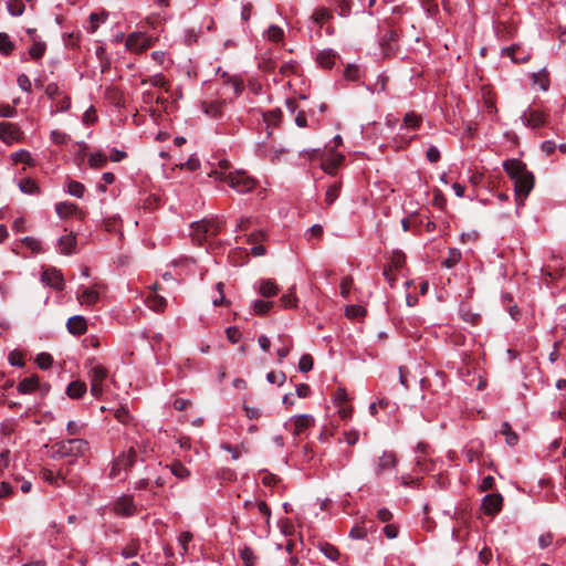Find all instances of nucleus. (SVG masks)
Returning a JSON list of instances; mask_svg holds the SVG:
<instances>
[{
    "instance_id": "f257e3e1",
    "label": "nucleus",
    "mask_w": 566,
    "mask_h": 566,
    "mask_svg": "<svg viewBox=\"0 0 566 566\" xmlns=\"http://www.w3.org/2000/svg\"><path fill=\"white\" fill-rule=\"evenodd\" d=\"M216 180L228 184L230 188L239 193L252 191L256 186V180L248 175L245 170L234 169L227 159H220L217 167L209 172Z\"/></svg>"
},
{
    "instance_id": "f03ea898",
    "label": "nucleus",
    "mask_w": 566,
    "mask_h": 566,
    "mask_svg": "<svg viewBox=\"0 0 566 566\" xmlns=\"http://www.w3.org/2000/svg\"><path fill=\"white\" fill-rule=\"evenodd\" d=\"M503 168L512 180H514L515 196L522 203L534 187V176L526 169V165L518 159H509Z\"/></svg>"
},
{
    "instance_id": "7ed1b4c3",
    "label": "nucleus",
    "mask_w": 566,
    "mask_h": 566,
    "mask_svg": "<svg viewBox=\"0 0 566 566\" xmlns=\"http://www.w3.org/2000/svg\"><path fill=\"white\" fill-rule=\"evenodd\" d=\"M88 450V442L83 439H69L54 443L51 447V457L53 459L77 458L85 454Z\"/></svg>"
},
{
    "instance_id": "20e7f679",
    "label": "nucleus",
    "mask_w": 566,
    "mask_h": 566,
    "mask_svg": "<svg viewBox=\"0 0 566 566\" xmlns=\"http://www.w3.org/2000/svg\"><path fill=\"white\" fill-rule=\"evenodd\" d=\"M136 462V451L134 447H129L127 450H123L112 462L108 478L114 479H126L129 470Z\"/></svg>"
},
{
    "instance_id": "39448f33",
    "label": "nucleus",
    "mask_w": 566,
    "mask_h": 566,
    "mask_svg": "<svg viewBox=\"0 0 566 566\" xmlns=\"http://www.w3.org/2000/svg\"><path fill=\"white\" fill-rule=\"evenodd\" d=\"M86 366L88 368V377L91 381V394L95 398H101L104 394L105 380L108 376V370L94 359H90Z\"/></svg>"
},
{
    "instance_id": "423d86ee",
    "label": "nucleus",
    "mask_w": 566,
    "mask_h": 566,
    "mask_svg": "<svg viewBox=\"0 0 566 566\" xmlns=\"http://www.w3.org/2000/svg\"><path fill=\"white\" fill-rule=\"evenodd\" d=\"M220 231V224L216 220H200L191 224V237L201 244L209 237L216 235Z\"/></svg>"
},
{
    "instance_id": "0eeeda50",
    "label": "nucleus",
    "mask_w": 566,
    "mask_h": 566,
    "mask_svg": "<svg viewBox=\"0 0 566 566\" xmlns=\"http://www.w3.org/2000/svg\"><path fill=\"white\" fill-rule=\"evenodd\" d=\"M315 424V419L312 415H298L291 417L285 423L284 427L289 430L294 437L302 436L310 428Z\"/></svg>"
},
{
    "instance_id": "6e6552de",
    "label": "nucleus",
    "mask_w": 566,
    "mask_h": 566,
    "mask_svg": "<svg viewBox=\"0 0 566 566\" xmlns=\"http://www.w3.org/2000/svg\"><path fill=\"white\" fill-rule=\"evenodd\" d=\"M349 398L345 388L339 387L333 394L332 402L337 409V415L342 420H349L353 416V407L348 405Z\"/></svg>"
},
{
    "instance_id": "1a4fd4ad",
    "label": "nucleus",
    "mask_w": 566,
    "mask_h": 566,
    "mask_svg": "<svg viewBox=\"0 0 566 566\" xmlns=\"http://www.w3.org/2000/svg\"><path fill=\"white\" fill-rule=\"evenodd\" d=\"M398 464V459L395 452L392 451H384L376 460H375V474L380 476L387 472H391L396 469Z\"/></svg>"
},
{
    "instance_id": "9d476101",
    "label": "nucleus",
    "mask_w": 566,
    "mask_h": 566,
    "mask_svg": "<svg viewBox=\"0 0 566 566\" xmlns=\"http://www.w3.org/2000/svg\"><path fill=\"white\" fill-rule=\"evenodd\" d=\"M23 139V133L18 125L10 122H0V140L7 145L19 143Z\"/></svg>"
},
{
    "instance_id": "9b49d317",
    "label": "nucleus",
    "mask_w": 566,
    "mask_h": 566,
    "mask_svg": "<svg viewBox=\"0 0 566 566\" xmlns=\"http://www.w3.org/2000/svg\"><path fill=\"white\" fill-rule=\"evenodd\" d=\"M151 45V38L140 32L130 33L126 39V48L129 51L140 53Z\"/></svg>"
},
{
    "instance_id": "f8f14e48",
    "label": "nucleus",
    "mask_w": 566,
    "mask_h": 566,
    "mask_svg": "<svg viewBox=\"0 0 566 566\" xmlns=\"http://www.w3.org/2000/svg\"><path fill=\"white\" fill-rule=\"evenodd\" d=\"M41 281L43 284L56 291H62L64 289L63 274L55 268L45 269L41 274Z\"/></svg>"
},
{
    "instance_id": "ddd939ff",
    "label": "nucleus",
    "mask_w": 566,
    "mask_h": 566,
    "mask_svg": "<svg viewBox=\"0 0 566 566\" xmlns=\"http://www.w3.org/2000/svg\"><path fill=\"white\" fill-rule=\"evenodd\" d=\"M76 300L81 305L93 306L99 301V293L97 290V284L86 287L78 286L76 291Z\"/></svg>"
},
{
    "instance_id": "4468645a",
    "label": "nucleus",
    "mask_w": 566,
    "mask_h": 566,
    "mask_svg": "<svg viewBox=\"0 0 566 566\" xmlns=\"http://www.w3.org/2000/svg\"><path fill=\"white\" fill-rule=\"evenodd\" d=\"M503 505V496L500 493H491L483 497L482 511L486 515L497 514Z\"/></svg>"
},
{
    "instance_id": "2eb2a0df",
    "label": "nucleus",
    "mask_w": 566,
    "mask_h": 566,
    "mask_svg": "<svg viewBox=\"0 0 566 566\" xmlns=\"http://www.w3.org/2000/svg\"><path fill=\"white\" fill-rule=\"evenodd\" d=\"M114 512L117 515L128 517L136 513V505L132 495H123L114 503Z\"/></svg>"
},
{
    "instance_id": "dca6fc26",
    "label": "nucleus",
    "mask_w": 566,
    "mask_h": 566,
    "mask_svg": "<svg viewBox=\"0 0 566 566\" xmlns=\"http://www.w3.org/2000/svg\"><path fill=\"white\" fill-rule=\"evenodd\" d=\"M523 124L531 128H538L545 125L546 116L538 109L528 108L521 115Z\"/></svg>"
},
{
    "instance_id": "f3484780",
    "label": "nucleus",
    "mask_w": 566,
    "mask_h": 566,
    "mask_svg": "<svg viewBox=\"0 0 566 566\" xmlns=\"http://www.w3.org/2000/svg\"><path fill=\"white\" fill-rule=\"evenodd\" d=\"M41 474L42 479L45 482L56 488H60L62 484H70L72 486H75L76 483L74 480H67L66 474L63 472V470L54 472L50 469H43Z\"/></svg>"
},
{
    "instance_id": "a211bd4d",
    "label": "nucleus",
    "mask_w": 566,
    "mask_h": 566,
    "mask_svg": "<svg viewBox=\"0 0 566 566\" xmlns=\"http://www.w3.org/2000/svg\"><path fill=\"white\" fill-rule=\"evenodd\" d=\"M66 328L72 335H83L87 331L86 319L81 315L72 316L66 323Z\"/></svg>"
},
{
    "instance_id": "6ab92c4d",
    "label": "nucleus",
    "mask_w": 566,
    "mask_h": 566,
    "mask_svg": "<svg viewBox=\"0 0 566 566\" xmlns=\"http://www.w3.org/2000/svg\"><path fill=\"white\" fill-rule=\"evenodd\" d=\"M422 124V116L415 112H409L403 116L402 123L400 124V130L415 132L420 128Z\"/></svg>"
},
{
    "instance_id": "aec40b11",
    "label": "nucleus",
    "mask_w": 566,
    "mask_h": 566,
    "mask_svg": "<svg viewBox=\"0 0 566 566\" xmlns=\"http://www.w3.org/2000/svg\"><path fill=\"white\" fill-rule=\"evenodd\" d=\"M338 59L337 53L332 49L321 51L316 56V62L324 69H331Z\"/></svg>"
},
{
    "instance_id": "412c9836",
    "label": "nucleus",
    "mask_w": 566,
    "mask_h": 566,
    "mask_svg": "<svg viewBox=\"0 0 566 566\" xmlns=\"http://www.w3.org/2000/svg\"><path fill=\"white\" fill-rule=\"evenodd\" d=\"M259 293L263 297H272L279 293L277 284L271 279H262L258 282Z\"/></svg>"
},
{
    "instance_id": "4be33fe9",
    "label": "nucleus",
    "mask_w": 566,
    "mask_h": 566,
    "mask_svg": "<svg viewBox=\"0 0 566 566\" xmlns=\"http://www.w3.org/2000/svg\"><path fill=\"white\" fill-rule=\"evenodd\" d=\"M344 155L342 154H338V153H333L329 158L325 159L323 163H322V169L329 174V175H334L336 169L339 167V165L343 163L344 160Z\"/></svg>"
},
{
    "instance_id": "5701e85b",
    "label": "nucleus",
    "mask_w": 566,
    "mask_h": 566,
    "mask_svg": "<svg viewBox=\"0 0 566 566\" xmlns=\"http://www.w3.org/2000/svg\"><path fill=\"white\" fill-rule=\"evenodd\" d=\"M166 468H168L171 474L180 481H186L191 475L190 470L180 461H174L170 464H167Z\"/></svg>"
},
{
    "instance_id": "b1692460",
    "label": "nucleus",
    "mask_w": 566,
    "mask_h": 566,
    "mask_svg": "<svg viewBox=\"0 0 566 566\" xmlns=\"http://www.w3.org/2000/svg\"><path fill=\"white\" fill-rule=\"evenodd\" d=\"M518 51H520L518 45H512L510 48H505L502 50L503 54L510 56L511 60L515 63H522V62L528 61L530 53L528 52L520 53Z\"/></svg>"
},
{
    "instance_id": "393cba45",
    "label": "nucleus",
    "mask_w": 566,
    "mask_h": 566,
    "mask_svg": "<svg viewBox=\"0 0 566 566\" xmlns=\"http://www.w3.org/2000/svg\"><path fill=\"white\" fill-rule=\"evenodd\" d=\"M86 392V384L80 380L72 381L66 388V394L72 399H78Z\"/></svg>"
},
{
    "instance_id": "a878e982",
    "label": "nucleus",
    "mask_w": 566,
    "mask_h": 566,
    "mask_svg": "<svg viewBox=\"0 0 566 566\" xmlns=\"http://www.w3.org/2000/svg\"><path fill=\"white\" fill-rule=\"evenodd\" d=\"M39 386V378L36 376H31L21 380L18 385V391L20 394H30L34 391Z\"/></svg>"
},
{
    "instance_id": "bb28decb",
    "label": "nucleus",
    "mask_w": 566,
    "mask_h": 566,
    "mask_svg": "<svg viewBox=\"0 0 566 566\" xmlns=\"http://www.w3.org/2000/svg\"><path fill=\"white\" fill-rule=\"evenodd\" d=\"M55 211L60 218L65 219V218H69L71 216L75 214L77 212V207H76V205H74L72 202L64 201V202H59L55 206Z\"/></svg>"
},
{
    "instance_id": "cd10ccee",
    "label": "nucleus",
    "mask_w": 566,
    "mask_h": 566,
    "mask_svg": "<svg viewBox=\"0 0 566 566\" xmlns=\"http://www.w3.org/2000/svg\"><path fill=\"white\" fill-rule=\"evenodd\" d=\"M107 19V13L101 12L96 13L93 12L90 15L88 25L86 27V30L88 33H95L99 27L101 23H104Z\"/></svg>"
},
{
    "instance_id": "c85d7f7f",
    "label": "nucleus",
    "mask_w": 566,
    "mask_h": 566,
    "mask_svg": "<svg viewBox=\"0 0 566 566\" xmlns=\"http://www.w3.org/2000/svg\"><path fill=\"white\" fill-rule=\"evenodd\" d=\"M11 159L14 164H24L29 167L34 166V159L28 150L20 149L11 154Z\"/></svg>"
},
{
    "instance_id": "c756f323",
    "label": "nucleus",
    "mask_w": 566,
    "mask_h": 566,
    "mask_svg": "<svg viewBox=\"0 0 566 566\" xmlns=\"http://www.w3.org/2000/svg\"><path fill=\"white\" fill-rule=\"evenodd\" d=\"M76 239L73 234L61 237L59 240L60 251L63 254H71L75 248Z\"/></svg>"
},
{
    "instance_id": "7c9ffc66",
    "label": "nucleus",
    "mask_w": 566,
    "mask_h": 566,
    "mask_svg": "<svg viewBox=\"0 0 566 566\" xmlns=\"http://www.w3.org/2000/svg\"><path fill=\"white\" fill-rule=\"evenodd\" d=\"M146 303L147 306L155 312H163L167 305L166 298L157 294L149 295Z\"/></svg>"
},
{
    "instance_id": "2f4dec72",
    "label": "nucleus",
    "mask_w": 566,
    "mask_h": 566,
    "mask_svg": "<svg viewBox=\"0 0 566 566\" xmlns=\"http://www.w3.org/2000/svg\"><path fill=\"white\" fill-rule=\"evenodd\" d=\"M282 118V112L279 108L263 113V120L268 127H275Z\"/></svg>"
},
{
    "instance_id": "473e14b6",
    "label": "nucleus",
    "mask_w": 566,
    "mask_h": 566,
    "mask_svg": "<svg viewBox=\"0 0 566 566\" xmlns=\"http://www.w3.org/2000/svg\"><path fill=\"white\" fill-rule=\"evenodd\" d=\"M45 50H46L45 43L33 38V44L29 49L30 56L34 60L41 59L44 55Z\"/></svg>"
},
{
    "instance_id": "72a5a7b5",
    "label": "nucleus",
    "mask_w": 566,
    "mask_h": 566,
    "mask_svg": "<svg viewBox=\"0 0 566 566\" xmlns=\"http://www.w3.org/2000/svg\"><path fill=\"white\" fill-rule=\"evenodd\" d=\"M202 108L207 115L211 117H219L221 115L222 103L219 101L210 103L203 102Z\"/></svg>"
},
{
    "instance_id": "f704fd0d",
    "label": "nucleus",
    "mask_w": 566,
    "mask_h": 566,
    "mask_svg": "<svg viewBox=\"0 0 566 566\" xmlns=\"http://www.w3.org/2000/svg\"><path fill=\"white\" fill-rule=\"evenodd\" d=\"M500 432L505 436V441L509 446L513 447L517 443L518 437L512 431L511 426L507 422H503Z\"/></svg>"
},
{
    "instance_id": "c9c22d12",
    "label": "nucleus",
    "mask_w": 566,
    "mask_h": 566,
    "mask_svg": "<svg viewBox=\"0 0 566 566\" xmlns=\"http://www.w3.org/2000/svg\"><path fill=\"white\" fill-rule=\"evenodd\" d=\"M279 339L282 345L280 348H277L276 355L279 357V360L282 361L289 355L293 343H292L291 338L285 337V336H280Z\"/></svg>"
},
{
    "instance_id": "e433bc0d",
    "label": "nucleus",
    "mask_w": 566,
    "mask_h": 566,
    "mask_svg": "<svg viewBox=\"0 0 566 566\" xmlns=\"http://www.w3.org/2000/svg\"><path fill=\"white\" fill-rule=\"evenodd\" d=\"M19 188L23 193H27V195H34V193L39 192L38 184L30 178L20 180Z\"/></svg>"
},
{
    "instance_id": "4c0bfd02",
    "label": "nucleus",
    "mask_w": 566,
    "mask_h": 566,
    "mask_svg": "<svg viewBox=\"0 0 566 566\" xmlns=\"http://www.w3.org/2000/svg\"><path fill=\"white\" fill-rule=\"evenodd\" d=\"M273 302L255 300L252 303V311L256 315H265L272 308Z\"/></svg>"
},
{
    "instance_id": "58836bf2",
    "label": "nucleus",
    "mask_w": 566,
    "mask_h": 566,
    "mask_svg": "<svg viewBox=\"0 0 566 566\" xmlns=\"http://www.w3.org/2000/svg\"><path fill=\"white\" fill-rule=\"evenodd\" d=\"M265 36L268 40L272 42H280L284 38V31L282 28L277 25H271L265 32Z\"/></svg>"
},
{
    "instance_id": "ea45409f",
    "label": "nucleus",
    "mask_w": 566,
    "mask_h": 566,
    "mask_svg": "<svg viewBox=\"0 0 566 566\" xmlns=\"http://www.w3.org/2000/svg\"><path fill=\"white\" fill-rule=\"evenodd\" d=\"M106 161H107L106 155L103 153H99V151L93 153L88 157V165L92 168H102L105 166Z\"/></svg>"
},
{
    "instance_id": "a19ab883",
    "label": "nucleus",
    "mask_w": 566,
    "mask_h": 566,
    "mask_svg": "<svg viewBox=\"0 0 566 566\" xmlns=\"http://www.w3.org/2000/svg\"><path fill=\"white\" fill-rule=\"evenodd\" d=\"M8 11L13 17H19L24 12V3L22 0H8Z\"/></svg>"
},
{
    "instance_id": "79ce46f5",
    "label": "nucleus",
    "mask_w": 566,
    "mask_h": 566,
    "mask_svg": "<svg viewBox=\"0 0 566 566\" xmlns=\"http://www.w3.org/2000/svg\"><path fill=\"white\" fill-rule=\"evenodd\" d=\"M240 557L244 566H255L256 556L250 547H243L240 551Z\"/></svg>"
},
{
    "instance_id": "37998d69",
    "label": "nucleus",
    "mask_w": 566,
    "mask_h": 566,
    "mask_svg": "<svg viewBox=\"0 0 566 566\" xmlns=\"http://www.w3.org/2000/svg\"><path fill=\"white\" fill-rule=\"evenodd\" d=\"M332 17V12L326 9V8H318L314 11L313 15H312V19L317 23V24H323L325 23L327 20H329Z\"/></svg>"
},
{
    "instance_id": "c03bdc74",
    "label": "nucleus",
    "mask_w": 566,
    "mask_h": 566,
    "mask_svg": "<svg viewBox=\"0 0 566 566\" xmlns=\"http://www.w3.org/2000/svg\"><path fill=\"white\" fill-rule=\"evenodd\" d=\"M461 260V252L458 249H450L448 253V258L443 261V265L446 268H453Z\"/></svg>"
},
{
    "instance_id": "a18cd8bd",
    "label": "nucleus",
    "mask_w": 566,
    "mask_h": 566,
    "mask_svg": "<svg viewBox=\"0 0 566 566\" xmlns=\"http://www.w3.org/2000/svg\"><path fill=\"white\" fill-rule=\"evenodd\" d=\"M53 103H54V109H52V113L65 112L71 106L70 98L66 95H64L63 93L60 97H57L55 101H53Z\"/></svg>"
},
{
    "instance_id": "49530a36",
    "label": "nucleus",
    "mask_w": 566,
    "mask_h": 566,
    "mask_svg": "<svg viewBox=\"0 0 566 566\" xmlns=\"http://www.w3.org/2000/svg\"><path fill=\"white\" fill-rule=\"evenodd\" d=\"M371 528L373 525H370V527H367L365 524L356 525L350 530L349 536L354 539H364Z\"/></svg>"
},
{
    "instance_id": "de8ad7c7",
    "label": "nucleus",
    "mask_w": 566,
    "mask_h": 566,
    "mask_svg": "<svg viewBox=\"0 0 566 566\" xmlns=\"http://www.w3.org/2000/svg\"><path fill=\"white\" fill-rule=\"evenodd\" d=\"M406 263V255L400 251H394L390 260V264L392 270L401 269Z\"/></svg>"
},
{
    "instance_id": "09e8293b",
    "label": "nucleus",
    "mask_w": 566,
    "mask_h": 566,
    "mask_svg": "<svg viewBox=\"0 0 566 566\" xmlns=\"http://www.w3.org/2000/svg\"><path fill=\"white\" fill-rule=\"evenodd\" d=\"M280 302L282 303L283 307L285 308H292L295 307L297 304V298L294 293V290L291 289L289 292L281 296Z\"/></svg>"
},
{
    "instance_id": "8fccbe9b",
    "label": "nucleus",
    "mask_w": 566,
    "mask_h": 566,
    "mask_svg": "<svg viewBox=\"0 0 566 566\" xmlns=\"http://www.w3.org/2000/svg\"><path fill=\"white\" fill-rule=\"evenodd\" d=\"M345 314L348 318H360L365 316L366 310L360 305H348Z\"/></svg>"
},
{
    "instance_id": "3c124183",
    "label": "nucleus",
    "mask_w": 566,
    "mask_h": 566,
    "mask_svg": "<svg viewBox=\"0 0 566 566\" xmlns=\"http://www.w3.org/2000/svg\"><path fill=\"white\" fill-rule=\"evenodd\" d=\"M340 186L338 184H334L328 187L325 193V202L327 206H331L339 196Z\"/></svg>"
},
{
    "instance_id": "603ef678",
    "label": "nucleus",
    "mask_w": 566,
    "mask_h": 566,
    "mask_svg": "<svg viewBox=\"0 0 566 566\" xmlns=\"http://www.w3.org/2000/svg\"><path fill=\"white\" fill-rule=\"evenodd\" d=\"M13 50V43L11 42L7 33H0V52L8 55Z\"/></svg>"
},
{
    "instance_id": "864d4df0",
    "label": "nucleus",
    "mask_w": 566,
    "mask_h": 566,
    "mask_svg": "<svg viewBox=\"0 0 566 566\" xmlns=\"http://www.w3.org/2000/svg\"><path fill=\"white\" fill-rule=\"evenodd\" d=\"M143 84H150L154 87H163L166 92L168 91L166 87L167 82L161 74H156L147 80H143Z\"/></svg>"
},
{
    "instance_id": "5fc2aeb1",
    "label": "nucleus",
    "mask_w": 566,
    "mask_h": 566,
    "mask_svg": "<svg viewBox=\"0 0 566 566\" xmlns=\"http://www.w3.org/2000/svg\"><path fill=\"white\" fill-rule=\"evenodd\" d=\"M84 191H85V188L84 186L81 184V182H77V181H71L69 185H67V192L71 195V196H74L76 198H82L83 195H84Z\"/></svg>"
},
{
    "instance_id": "6e6d98bb",
    "label": "nucleus",
    "mask_w": 566,
    "mask_h": 566,
    "mask_svg": "<svg viewBox=\"0 0 566 566\" xmlns=\"http://www.w3.org/2000/svg\"><path fill=\"white\" fill-rule=\"evenodd\" d=\"M192 539V534L189 532H182L178 537V543L181 547V555H186L189 551L188 545Z\"/></svg>"
},
{
    "instance_id": "4d7b16f0",
    "label": "nucleus",
    "mask_w": 566,
    "mask_h": 566,
    "mask_svg": "<svg viewBox=\"0 0 566 566\" xmlns=\"http://www.w3.org/2000/svg\"><path fill=\"white\" fill-rule=\"evenodd\" d=\"M227 87L230 88L234 95H239L243 91V82L238 77H231L226 83Z\"/></svg>"
},
{
    "instance_id": "13d9d810",
    "label": "nucleus",
    "mask_w": 566,
    "mask_h": 566,
    "mask_svg": "<svg viewBox=\"0 0 566 566\" xmlns=\"http://www.w3.org/2000/svg\"><path fill=\"white\" fill-rule=\"evenodd\" d=\"M22 243L25 244L27 248H29L33 252H41L42 251V244L40 240L32 238V237H25L22 239Z\"/></svg>"
},
{
    "instance_id": "bf43d9fd",
    "label": "nucleus",
    "mask_w": 566,
    "mask_h": 566,
    "mask_svg": "<svg viewBox=\"0 0 566 566\" xmlns=\"http://www.w3.org/2000/svg\"><path fill=\"white\" fill-rule=\"evenodd\" d=\"M313 368V358L311 355L305 354L301 356L298 361V369L302 373H307Z\"/></svg>"
},
{
    "instance_id": "052dcab7",
    "label": "nucleus",
    "mask_w": 566,
    "mask_h": 566,
    "mask_svg": "<svg viewBox=\"0 0 566 566\" xmlns=\"http://www.w3.org/2000/svg\"><path fill=\"white\" fill-rule=\"evenodd\" d=\"M53 363L52 356L48 353H41L36 357V364L41 369H48Z\"/></svg>"
},
{
    "instance_id": "680f3d73",
    "label": "nucleus",
    "mask_w": 566,
    "mask_h": 566,
    "mask_svg": "<svg viewBox=\"0 0 566 566\" xmlns=\"http://www.w3.org/2000/svg\"><path fill=\"white\" fill-rule=\"evenodd\" d=\"M266 379L271 384H276L279 386H282L284 382H285V379H286V376L284 373L282 371H270L268 375H266Z\"/></svg>"
},
{
    "instance_id": "e2e57ef3",
    "label": "nucleus",
    "mask_w": 566,
    "mask_h": 566,
    "mask_svg": "<svg viewBox=\"0 0 566 566\" xmlns=\"http://www.w3.org/2000/svg\"><path fill=\"white\" fill-rule=\"evenodd\" d=\"M227 338L230 343L235 344L240 340L242 334L240 329L235 326H230L226 329Z\"/></svg>"
},
{
    "instance_id": "0e129e2a",
    "label": "nucleus",
    "mask_w": 566,
    "mask_h": 566,
    "mask_svg": "<svg viewBox=\"0 0 566 566\" xmlns=\"http://www.w3.org/2000/svg\"><path fill=\"white\" fill-rule=\"evenodd\" d=\"M352 286H353V279L350 276L344 277L339 285L340 295L345 298L348 297Z\"/></svg>"
},
{
    "instance_id": "69168bd1",
    "label": "nucleus",
    "mask_w": 566,
    "mask_h": 566,
    "mask_svg": "<svg viewBox=\"0 0 566 566\" xmlns=\"http://www.w3.org/2000/svg\"><path fill=\"white\" fill-rule=\"evenodd\" d=\"M45 94L50 99L55 101L57 97L62 95V92L60 91V87L56 84L50 83L45 87Z\"/></svg>"
},
{
    "instance_id": "338daca9",
    "label": "nucleus",
    "mask_w": 566,
    "mask_h": 566,
    "mask_svg": "<svg viewBox=\"0 0 566 566\" xmlns=\"http://www.w3.org/2000/svg\"><path fill=\"white\" fill-rule=\"evenodd\" d=\"M322 552L324 553V555L332 559V560H337L338 557H339V552L336 547L329 545V544H325L323 547H322Z\"/></svg>"
},
{
    "instance_id": "774afa93",
    "label": "nucleus",
    "mask_w": 566,
    "mask_h": 566,
    "mask_svg": "<svg viewBox=\"0 0 566 566\" xmlns=\"http://www.w3.org/2000/svg\"><path fill=\"white\" fill-rule=\"evenodd\" d=\"M376 403H378V409H382L388 413H394L397 410V405L385 398L379 399Z\"/></svg>"
}]
</instances>
